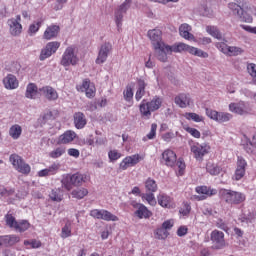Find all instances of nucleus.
Returning <instances> with one entry per match:
<instances>
[{
	"instance_id": "nucleus-1",
	"label": "nucleus",
	"mask_w": 256,
	"mask_h": 256,
	"mask_svg": "<svg viewBox=\"0 0 256 256\" xmlns=\"http://www.w3.org/2000/svg\"><path fill=\"white\" fill-rule=\"evenodd\" d=\"M228 9L244 23H253V16L251 15H256L255 7L247 5L241 7L239 4L231 2L228 4Z\"/></svg>"
},
{
	"instance_id": "nucleus-2",
	"label": "nucleus",
	"mask_w": 256,
	"mask_h": 256,
	"mask_svg": "<svg viewBox=\"0 0 256 256\" xmlns=\"http://www.w3.org/2000/svg\"><path fill=\"white\" fill-rule=\"evenodd\" d=\"M167 51L171 53H183V51L190 53V55H194L195 57H201L202 59H207L209 57V53L193 46H189L183 42L175 43L172 46H167Z\"/></svg>"
},
{
	"instance_id": "nucleus-3",
	"label": "nucleus",
	"mask_w": 256,
	"mask_h": 256,
	"mask_svg": "<svg viewBox=\"0 0 256 256\" xmlns=\"http://www.w3.org/2000/svg\"><path fill=\"white\" fill-rule=\"evenodd\" d=\"M162 103L163 100L158 96H155L150 102L142 100L139 105V111L142 119H151V113H153L154 111H158V109H161Z\"/></svg>"
},
{
	"instance_id": "nucleus-4",
	"label": "nucleus",
	"mask_w": 256,
	"mask_h": 256,
	"mask_svg": "<svg viewBox=\"0 0 256 256\" xmlns=\"http://www.w3.org/2000/svg\"><path fill=\"white\" fill-rule=\"evenodd\" d=\"M87 180V176L81 173L65 174L62 176L61 184L64 189L71 191L74 187H81Z\"/></svg>"
},
{
	"instance_id": "nucleus-5",
	"label": "nucleus",
	"mask_w": 256,
	"mask_h": 256,
	"mask_svg": "<svg viewBox=\"0 0 256 256\" xmlns=\"http://www.w3.org/2000/svg\"><path fill=\"white\" fill-rule=\"evenodd\" d=\"M79 50L75 46H68L62 54L60 64L62 67H75L79 65Z\"/></svg>"
},
{
	"instance_id": "nucleus-6",
	"label": "nucleus",
	"mask_w": 256,
	"mask_h": 256,
	"mask_svg": "<svg viewBox=\"0 0 256 256\" xmlns=\"http://www.w3.org/2000/svg\"><path fill=\"white\" fill-rule=\"evenodd\" d=\"M219 193L221 200L228 203V205H241V203H244L245 199H247L243 192L234 190L221 189Z\"/></svg>"
},
{
	"instance_id": "nucleus-7",
	"label": "nucleus",
	"mask_w": 256,
	"mask_h": 256,
	"mask_svg": "<svg viewBox=\"0 0 256 256\" xmlns=\"http://www.w3.org/2000/svg\"><path fill=\"white\" fill-rule=\"evenodd\" d=\"M9 161L18 173H22V175H29V173H31V166L27 164L21 156L12 154L10 155Z\"/></svg>"
},
{
	"instance_id": "nucleus-8",
	"label": "nucleus",
	"mask_w": 256,
	"mask_h": 256,
	"mask_svg": "<svg viewBox=\"0 0 256 256\" xmlns=\"http://www.w3.org/2000/svg\"><path fill=\"white\" fill-rule=\"evenodd\" d=\"M210 151L211 146H209L207 143L195 142L191 146V153H193L194 159L197 161H202L203 157H205V155H209Z\"/></svg>"
},
{
	"instance_id": "nucleus-9",
	"label": "nucleus",
	"mask_w": 256,
	"mask_h": 256,
	"mask_svg": "<svg viewBox=\"0 0 256 256\" xmlns=\"http://www.w3.org/2000/svg\"><path fill=\"white\" fill-rule=\"evenodd\" d=\"M206 115L212 121H216V123H227L233 119V115L228 112H218L209 108H206Z\"/></svg>"
},
{
	"instance_id": "nucleus-10",
	"label": "nucleus",
	"mask_w": 256,
	"mask_h": 256,
	"mask_svg": "<svg viewBox=\"0 0 256 256\" xmlns=\"http://www.w3.org/2000/svg\"><path fill=\"white\" fill-rule=\"evenodd\" d=\"M9 33L12 37H19L23 33V25L21 24V15H16L15 18L7 20Z\"/></svg>"
},
{
	"instance_id": "nucleus-11",
	"label": "nucleus",
	"mask_w": 256,
	"mask_h": 256,
	"mask_svg": "<svg viewBox=\"0 0 256 256\" xmlns=\"http://www.w3.org/2000/svg\"><path fill=\"white\" fill-rule=\"evenodd\" d=\"M90 217H93L94 219H100L102 221H119V217L114 215L113 213L109 212L105 209H93L90 211Z\"/></svg>"
},
{
	"instance_id": "nucleus-12",
	"label": "nucleus",
	"mask_w": 256,
	"mask_h": 256,
	"mask_svg": "<svg viewBox=\"0 0 256 256\" xmlns=\"http://www.w3.org/2000/svg\"><path fill=\"white\" fill-rule=\"evenodd\" d=\"M215 47L221 51L224 55H228V57H237V55H241L243 53V49L237 46H229L225 42H217Z\"/></svg>"
},
{
	"instance_id": "nucleus-13",
	"label": "nucleus",
	"mask_w": 256,
	"mask_h": 256,
	"mask_svg": "<svg viewBox=\"0 0 256 256\" xmlns=\"http://www.w3.org/2000/svg\"><path fill=\"white\" fill-rule=\"evenodd\" d=\"M61 47V43L58 41L48 42L46 46L41 50L40 53V61H45V59H49L51 55L57 53V50Z\"/></svg>"
},
{
	"instance_id": "nucleus-14",
	"label": "nucleus",
	"mask_w": 256,
	"mask_h": 256,
	"mask_svg": "<svg viewBox=\"0 0 256 256\" xmlns=\"http://www.w3.org/2000/svg\"><path fill=\"white\" fill-rule=\"evenodd\" d=\"M246 169H247V161L243 157L238 156L236 170L234 175L232 176V179L234 181H241V179L245 177Z\"/></svg>"
},
{
	"instance_id": "nucleus-15",
	"label": "nucleus",
	"mask_w": 256,
	"mask_h": 256,
	"mask_svg": "<svg viewBox=\"0 0 256 256\" xmlns=\"http://www.w3.org/2000/svg\"><path fill=\"white\" fill-rule=\"evenodd\" d=\"M132 207H134L136 210L134 211L135 217L138 219H150L153 217V212L145 206V204L142 203H134L132 204Z\"/></svg>"
},
{
	"instance_id": "nucleus-16",
	"label": "nucleus",
	"mask_w": 256,
	"mask_h": 256,
	"mask_svg": "<svg viewBox=\"0 0 256 256\" xmlns=\"http://www.w3.org/2000/svg\"><path fill=\"white\" fill-rule=\"evenodd\" d=\"M76 89L80 93H85V95H86V97H88V99H93V97H95V93L97 91L95 88V84L91 83V81H89V80H84L81 85H78L76 87Z\"/></svg>"
},
{
	"instance_id": "nucleus-17",
	"label": "nucleus",
	"mask_w": 256,
	"mask_h": 256,
	"mask_svg": "<svg viewBox=\"0 0 256 256\" xmlns=\"http://www.w3.org/2000/svg\"><path fill=\"white\" fill-rule=\"evenodd\" d=\"M196 193L198 195L194 196L196 201H205L207 197H212V195H217V190L213 188H209L207 186H198L196 187Z\"/></svg>"
},
{
	"instance_id": "nucleus-18",
	"label": "nucleus",
	"mask_w": 256,
	"mask_h": 256,
	"mask_svg": "<svg viewBox=\"0 0 256 256\" xmlns=\"http://www.w3.org/2000/svg\"><path fill=\"white\" fill-rule=\"evenodd\" d=\"M147 35L151 41V45L153 49L159 48L165 45V42H163L161 30L159 29L149 30Z\"/></svg>"
},
{
	"instance_id": "nucleus-19",
	"label": "nucleus",
	"mask_w": 256,
	"mask_h": 256,
	"mask_svg": "<svg viewBox=\"0 0 256 256\" xmlns=\"http://www.w3.org/2000/svg\"><path fill=\"white\" fill-rule=\"evenodd\" d=\"M113 49V45L111 43L106 42L101 45L100 50L98 52V57L96 58L97 65H103L105 61H107V57H109V53H111Z\"/></svg>"
},
{
	"instance_id": "nucleus-20",
	"label": "nucleus",
	"mask_w": 256,
	"mask_h": 256,
	"mask_svg": "<svg viewBox=\"0 0 256 256\" xmlns=\"http://www.w3.org/2000/svg\"><path fill=\"white\" fill-rule=\"evenodd\" d=\"M141 159H143V158L139 154L127 156L120 162L119 167L122 171H127V169H129V167H135V165H137V163H139V161H141Z\"/></svg>"
},
{
	"instance_id": "nucleus-21",
	"label": "nucleus",
	"mask_w": 256,
	"mask_h": 256,
	"mask_svg": "<svg viewBox=\"0 0 256 256\" xmlns=\"http://www.w3.org/2000/svg\"><path fill=\"white\" fill-rule=\"evenodd\" d=\"M197 13H199L202 17H214L215 12L212 8L211 0L203 1L197 8Z\"/></svg>"
},
{
	"instance_id": "nucleus-22",
	"label": "nucleus",
	"mask_w": 256,
	"mask_h": 256,
	"mask_svg": "<svg viewBox=\"0 0 256 256\" xmlns=\"http://www.w3.org/2000/svg\"><path fill=\"white\" fill-rule=\"evenodd\" d=\"M210 239L216 249H223L225 247V233L219 230H213L210 234Z\"/></svg>"
},
{
	"instance_id": "nucleus-23",
	"label": "nucleus",
	"mask_w": 256,
	"mask_h": 256,
	"mask_svg": "<svg viewBox=\"0 0 256 256\" xmlns=\"http://www.w3.org/2000/svg\"><path fill=\"white\" fill-rule=\"evenodd\" d=\"M2 83L4 88L7 89V91H14V89H19V80L17 79V76L13 74H7L2 79Z\"/></svg>"
},
{
	"instance_id": "nucleus-24",
	"label": "nucleus",
	"mask_w": 256,
	"mask_h": 256,
	"mask_svg": "<svg viewBox=\"0 0 256 256\" xmlns=\"http://www.w3.org/2000/svg\"><path fill=\"white\" fill-rule=\"evenodd\" d=\"M161 161L167 167H175V163H177V154L173 150L167 149L162 153Z\"/></svg>"
},
{
	"instance_id": "nucleus-25",
	"label": "nucleus",
	"mask_w": 256,
	"mask_h": 256,
	"mask_svg": "<svg viewBox=\"0 0 256 256\" xmlns=\"http://www.w3.org/2000/svg\"><path fill=\"white\" fill-rule=\"evenodd\" d=\"M229 111H231V113H236L237 115H245V113H249V106L243 101L239 103H231L229 105Z\"/></svg>"
},
{
	"instance_id": "nucleus-26",
	"label": "nucleus",
	"mask_w": 256,
	"mask_h": 256,
	"mask_svg": "<svg viewBox=\"0 0 256 256\" xmlns=\"http://www.w3.org/2000/svg\"><path fill=\"white\" fill-rule=\"evenodd\" d=\"M158 205L160 207H163L164 209H173L175 207V202L173 201V198L167 194H159L157 196Z\"/></svg>"
},
{
	"instance_id": "nucleus-27",
	"label": "nucleus",
	"mask_w": 256,
	"mask_h": 256,
	"mask_svg": "<svg viewBox=\"0 0 256 256\" xmlns=\"http://www.w3.org/2000/svg\"><path fill=\"white\" fill-rule=\"evenodd\" d=\"M61 164L52 163L48 168L42 169L37 172L38 177H51V175H57Z\"/></svg>"
},
{
	"instance_id": "nucleus-28",
	"label": "nucleus",
	"mask_w": 256,
	"mask_h": 256,
	"mask_svg": "<svg viewBox=\"0 0 256 256\" xmlns=\"http://www.w3.org/2000/svg\"><path fill=\"white\" fill-rule=\"evenodd\" d=\"M39 91L46 99H48V101H57V99H59L57 90L51 86H44L40 88Z\"/></svg>"
},
{
	"instance_id": "nucleus-29",
	"label": "nucleus",
	"mask_w": 256,
	"mask_h": 256,
	"mask_svg": "<svg viewBox=\"0 0 256 256\" xmlns=\"http://www.w3.org/2000/svg\"><path fill=\"white\" fill-rule=\"evenodd\" d=\"M77 137V133L72 130L65 131L62 135L58 138V145H68V143H73Z\"/></svg>"
},
{
	"instance_id": "nucleus-30",
	"label": "nucleus",
	"mask_w": 256,
	"mask_h": 256,
	"mask_svg": "<svg viewBox=\"0 0 256 256\" xmlns=\"http://www.w3.org/2000/svg\"><path fill=\"white\" fill-rule=\"evenodd\" d=\"M174 103L178 105L181 109H185L191 105V97L189 94H179L178 96L175 97Z\"/></svg>"
},
{
	"instance_id": "nucleus-31",
	"label": "nucleus",
	"mask_w": 256,
	"mask_h": 256,
	"mask_svg": "<svg viewBox=\"0 0 256 256\" xmlns=\"http://www.w3.org/2000/svg\"><path fill=\"white\" fill-rule=\"evenodd\" d=\"M60 28L58 25H50L46 28L43 34V39L46 41H51V39H55L57 35H59Z\"/></svg>"
},
{
	"instance_id": "nucleus-32",
	"label": "nucleus",
	"mask_w": 256,
	"mask_h": 256,
	"mask_svg": "<svg viewBox=\"0 0 256 256\" xmlns=\"http://www.w3.org/2000/svg\"><path fill=\"white\" fill-rule=\"evenodd\" d=\"M167 47H169V45L163 44L162 47L154 48L157 59L162 61V63L167 61V55H171V52L167 50Z\"/></svg>"
},
{
	"instance_id": "nucleus-33",
	"label": "nucleus",
	"mask_w": 256,
	"mask_h": 256,
	"mask_svg": "<svg viewBox=\"0 0 256 256\" xmlns=\"http://www.w3.org/2000/svg\"><path fill=\"white\" fill-rule=\"evenodd\" d=\"M191 31V26L187 23L182 24L179 27V33L183 37V39H187L188 41H193L195 39V36L190 33Z\"/></svg>"
},
{
	"instance_id": "nucleus-34",
	"label": "nucleus",
	"mask_w": 256,
	"mask_h": 256,
	"mask_svg": "<svg viewBox=\"0 0 256 256\" xmlns=\"http://www.w3.org/2000/svg\"><path fill=\"white\" fill-rule=\"evenodd\" d=\"M74 124L76 129H83L87 125V119H85V114H83L82 112L75 113Z\"/></svg>"
},
{
	"instance_id": "nucleus-35",
	"label": "nucleus",
	"mask_w": 256,
	"mask_h": 256,
	"mask_svg": "<svg viewBox=\"0 0 256 256\" xmlns=\"http://www.w3.org/2000/svg\"><path fill=\"white\" fill-rule=\"evenodd\" d=\"M23 133V128L19 124H14L9 128V136L17 141Z\"/></svg>"
},
{
	"instance_id": "nucleus-36",
	"label": "nucleus",
	"mask_w": 256,
	"mask_h": 256,
	"mask_svg": "<svg viewBox=\"0 0 256 256\" xmlns=\"http://www.w3.org/2000/svg\"><path fill=\"white\" fill-rule=\"evenodd\" d=\"M238 221H240L242 225H249L250 223H255V214L251 212H244L238 217Z\"/></svg>"
},
{
	"instance_id": "nucleus-37",
	"label": "nucleus",
	"mask_w": 256,
	"mask_h": 256,
	"mask_svg": "<svg viewBox=\"0 0 256 256\" xmlns=\"http://www.w3.org/2000/svg\"><path fill=\"white\" fill-rule=\"evenodd\" d=\"M38 88L35 83H29L26 87L25 97L27 99H36Z\"/></svg>"
},
{
	"instance_id": "nucleus-38",
	"label": "nucleus",
	"mask_w": 256,
	"mask_h": 256,
	"mask_svg": "<svg viewBox=\"0 0 256 256\" xmlns=\"http://www.w3.org/2000/svg\"><path fill=\"white\" fill-rule=\"evenodd\" d=\"M31 227V223L27 220H20L16 222V226H14V231L17 233H25V231H28Z\"/></svg>"
},
{
	"instance_id": "nucleus-39",
	"label": "nucleus",
	"mask_w": 256,
	"mask_h": 256,
	"mask_svg": "<svg viewBox=\"0 0 256 256\" xmlns=\"http://www.w3.org/2000/svg\"><path fill=\"white\" fill-rule=\"evenodd\" d=\"M145 87H147V83H145V80H139L138 89L135 94L136 101H141L145 96Z\"/></svg>"
},
{
	"instance_id": "nucleus-40",
	"label": "nucleus",
	"mask_w": 256,
	"mask_h": 256,
	"mask_svg": "<svg viewBox=\"0 0 256 256\" xmlns=\"http://www.w3.org/2000/svg\"><path fill=\"white\" fill-rule=\"evenodd\" d=\"M206 171H207V173H209L212 176H217V175H220V173H221V171H223V169L221 168V166H219L215 163L208 162L206 165Z\"/></svg>"
},
{
	"instance_id": "nucleus-41",
	"label": "nucleus",
	"mask_w": 256,
	"mask_h": 256,
	"mask_svg": "<svg viewBox=\"0 0 256 256\" xmlns=\"http://www.w3.org/2000/svg\"><path fill=\"white\" fill-rule=\"evenodd\" d=\"M206 32L208 35H211V37H214V39H218V41L223 39V34H221V31H219L217 26H206Z\"/></svg>"
},
{
	"instance_id": "nucleus-42",
	"label": "nucleus",
	"mask_w": 256,
	"mask_h": 256,
	"mask_svg": "<svg viewBox=\"0 0 256 256\" xmlns=\"http://www.w3.org/2000/svg\"><path fill=\"white\" fill-rule=\"evenodd\" d=\"M19 241H21V238L17 235H6L4 236V247H12V245H16Z\"/></svg>"
},
{
	"instance_id": "nucleus-43",
	"label": "nucleus",
	"mask_w": 256,
	"mask_h": 256,
	"mask_svg": "<svg viewBox=\"0 0 256 256\" xmlns=\"http://www.w3.org/2000/svg\"><path fill=\"white\" fill-rule=\"evenodd\" d=\"M65 153H67V148L59 146L49 153V157L51 159H59V157H63Z\"/></svg>"
},
{
	"instance_id": "nucleus-44",
	"label": "nucleus",
	"mask_w": 256,
	"mask_h": 256,
	"mask_svg": "<svg viewBox=\"0 0 256 256\" xmlns=\"http://www.w3.org/2000/svg\"><path fill=\"white\" fill-rule=\"evenodd\" d=\"M71 195L74 199H83L89 195V190H87V188H78L73 190Z\"/></svg>"
},
{
	"instance_id": "nucleus-45",
	"label": "nucleus",
	"mask_w": 256,
	"mask_h": 256,
	"mask_svg": "<svg viewBox=\"0 0 256 256\" xmlns=\"http://www.w3.org/2000/svg\"><path fill=\"white\" fill-rule=\"evenodd\" d=\"M145 189L148 193H156L158 189L157 182L154 179L148 178L145 181Z\"/></svg>"
},
{
	"instance_id": "nucleus-46",
	"label": "nucleus",
	"mask_w": 256,
	"mask_h": 256,
	"mask_svg": "<svg viewBox=\"0 0 256 256\" xmlns=\"http://www.w3.org/2000/svg\"><path fill=\"white\" fill-rule=\"evenodd\" d=\"M154 192H148L145 194H142V200L146 201L148 205H151V207H155L157 205V199H155V194Z\"/></svg>"
},
{
	"instance_id": "nucleus-47",
	"label": "nucleus",
	"mask_w": 256,
	"mask_h": 256,
	"mask_svg": "<svg viewBox=\"0 0 256 256\" xmlns=\"http://www.w3.org/2000/svg\"><path fill=\"white\" fill-rule=\"evenodd\" d=\"M4 219L7 227H9L10 229H15V226L17 225V220L15 219V216H13V214H6Z\"/></svg>"
},
{
	"instance_id": "nucleus-48",
	"label": "nucleus",
	"mask_w": 256,
	"mask_h": 256,
	"mask_svg": "<svg viewBox=\"0 0 256 256\" xmlns=\"http://www.w3.org/2000/svg\"><path fill=\"white\" fill-rule=\"evenodd\" d=\"M71 222H67L64 227H62L60 237L62 239H67L68 237H71Z\"/></svg>"
},
{
	"instance_id": "nucleus-49",
	"label": "nucleus",
	"mask_w": 256,
	"mask_h": 256,
	"mask_svg": "<svg viewBox=\"0 0 256 256\" xmlns=\"http://www.w3.org/2000/svg\"><path fill=\"white\" fill-rule=\"evenodd\" d=\"M123 98L127 103H133V88H131V86L125 88Z\"/></svg>"
},
{
	"instance_id": "nucleus-50",
	"label": "nucleus",
	"mask_w": 256,
	"mask_h": 256,
	"mask_svg": "<svg viewBox=\"0 0 256 256\" xmlns=\"http://www.w3.org/2000/svg\"><path fill=\"white\" fill-rule=\"evenodd\" d=\"M49 197L52 201H57L58 203L63 201V194H61V190L59 189H53L50 192Z\"/></svg>"
},
{
	"instance_id": "nucleus-51",
	"label": "nucleus",
	"mask_w": 256,
	"mask_h": 256,
	"mask_svg": "<svg viewBox=\"0 0 256 256\" xmlns=\"http://www.w3.org/2000/svg\"><path fill=\"white\" fill-rule=\"evenodd\" d=\"M185 117L188 121H194L195 123H201L203 121V116L193 112L186 113Z\"/></svg>"
},
{
	"instance_id": "nucleus-52",
	"label": "nucleus",
	"mask_w": 256,
	"mask_h": 256,
	"mask_svg": "<svg viewBox=\"0 0 256 256\" xmlns=\"http://www.w3.org/2000/svg\"><path fill=\"white\" fill-rule=\"evenodd\" d=\"M41 25H43V20H37L36 22L32 23L29 26V33H31V35H35V33L41 29Z\"/></svg>"
},
{
	"instance_id": "nucleus-53",
	"label": "nucleus",
	"mask_w": 256,
	"mask_h": 256,
	"mask_svg": "<svg viewBox=\"0 0 256 256\" xmlns=\"http://www.w3.org/2000/svg\"><path fill=\"white\" fill-rule=\"evenodd\" d=\"M15 195L14 189H6V188H0V199H5L7 197H13Z\"/></svg>"
},
{
	"instance_id": "nucleus-54",
	"label": "nucleus",
	"mask_w": 256,
	"mask_h": 256,
	"mask_svg": "<svg viewBox=\"0 0 256 256\" xmlns=\"http://www.w3.org/2000/svg\"><path fill=\"white\" fill-rule=\"evenodd\" d=\"M155 237L159 240L167 239V237H169V232L164 228L157 229L155 232Z\"/></svg>"
},
{
	"instance_id": "nucleus-55",
	"label": "nucleus",
	"mask_w": 256,
	"mask_h": 256,
	"mask_svg": "<svg viewBox=\"0 0 256 256\" xmlns=\"http://www.w3.org/2000/svg\"><path fill=\"white\" fill-rule=\"evenodd\" d=\"M156 135H157V124H152L150 132L145 137H143L142 141H147V139H155Z\"/></svg>"
},
{
	"instance_id": "nucleus-56",
	"label": "nucleus",
	"mask_w": 256,
	"mask_h": 256,
	"mask_svg": "<svg viewBox=\"0 0 256 256\" xmlns=\"http://www.w3.org/2000/svg\"><path fill=\"white\" fill-rule=\"evenodd\" d=\"M115 23L118 27V29H121L123 25V12H120L119 10H116L115 12Z\"/></svg>"
},
{
	"instance_id": "nucleus-57",
	"label": "nucleus",
	"mask_w": 256,
	"mask_h": 256,
	"mask_svg": "<svg viewBox=\"0 0 256 256\" xmlns=\"http://www.w3.org/2000/svg\"><path fill=\"white\" fill-rule=\"evenodd\" d=\"M132 2L133 0H125L123 4L119 6L117 11H120V13H127V10L129 9V7H131Z\"/></svg>"
},
{
	"instance_id": "nucleus-58",
	"label": "nucleus",
	"mask_w": 256,
	"mask_h": 256,
	"mask_svg": "<svg viewBox=\"0 0 256 256\" xmlns=\"http://www.w3.org/2000/svg\"><path fill=\"white\" fill-rule=\"evenodd\" d=\"M185 131L187 133H189L195 139L201 138V132H199V130H197L196 128L187 127V128H185Z\"/></svg>"
},
{
	"instance_id": "nucleus-59",
	"label": "nucleus",
	"mask_w": 256,
	"mask_h": 256,
	"mask_svg": "<svg viewBox=\"0 0 256 256\" xmlns=\"http://www.w3.org/2000/svg\"><path fill=\"white\" fill-rule=\"evenodd\" d=\"M247 71L249 75L253 78L254 81H256V64L250 63L247 65Z\"/></svg>"
},
{
	"instance_id": "nucleus-60",
	"label": "nucleus",
	"mask_w": 256,
	"mask_h": 256,
	"mask_svg": "<svg viewBox=\"0 0 256 256\" xmlns=\"http://www.w3.org/2000/svg\"><path fill=\"white\" fill-rule=\"evenodd\" d=\"M108 157L110 161H117V159H121V153L117 150H110L108 152Z\"/></svg>"
},
{
	"instance_id": "nucleus-61",
	"label": "nucleus",
	"mask_w": 256,
	"mask_h": 256,
	"mask_svg": "<svg viewBox=\"0 0 256 256\" xmlns=\"http://www.w3.org/2000/svg\"><path fill=\"white\" fill-rule=\"evenodd\" d=\"M215 225L218 229H221L222 231H229V226H227L223 219L216 220Z\"/></svg>"
},
{
	"instance_id": "nucleus-62",
	"label": "nucleus",
	"mask_w": 256,
	"mask_h": 256,
	"mask_svg": "<svg viewBox=\"0 0 256 256\" xmlns=\"http://www.w3.org/2000/svg\"><path fill=\"white\" fill-rule=\"evenodd\" d=\"M68 0H56L54 4V11H61L65 5H67Z\"/></svg>"
},
{
	"instance_id": "nucleus-63",
	"label": "nucleus",
	"mask_w": 256,
	"mask_h": 256,
	"mask_svg": "<svg viewBox=\"0 0 256 256\" xmlns=\"http://www.w3.org/2000/svg\"><path fill=\"white\" fill-rule=\"evenodd\" d=\"M176 165H177V167L179 169L178 175H183V171H185V167H186L185 162L180 158L176 162Z\"/></svg>"
},
{
	"instance_id": "nucleus-64",
	"label": "nucleus",
	"mask_w": 256,
	"mask_h": 256,
	"mask_svg": "<svg viewBox=\"0 0 256 256\" xmlns=\"http://www.w3.org/2000/svg\"><path fill=\"white\" fill-rule=\"evenodd\" d=\"M173 225H175V222L173 220H166L162 223V229L165 231H169V229L173 228Z\"/></svg>"
}]
</instances>
